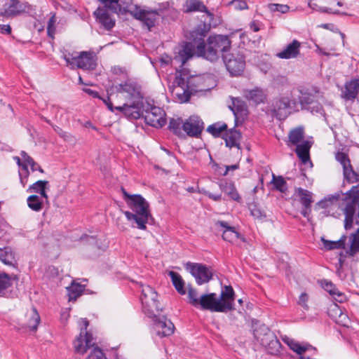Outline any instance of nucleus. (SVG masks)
<instances>
[{
  "instance_id": "nucleus-1",
  "label": "nucleus",
  "mask_w": 359,
  "mask_h": 359,
  "mask_svg": "<svg viewBox=\"0 0 359 359\" xmlns=\"http://www.w3.org/2000/svg\"><path fill=\"white\" fill-rule=\"evenodd\" d=\"M318 205L323 209L341 208L344 215V229H351L354 224L359 225V184L344 194L339 191L328 195Z\"/></svg>"
},
{
  "instance_id": "nucleus-2",
  "label": "nucleus",
  "mask_w": 359,
  "mask_h": 359,
  "mask_svg": "<svg viewBox=\"0 0 359 359\" xmlns=\"http://www.w3.org/2000/svg\"><path fill=\"white\" fill-rule=\"evenodd\" d=\"M128 206L133 212H123L128 221H133L137 227L142 230L147 229L146 224L153 220L150 213L149 203L140 194H133L132 197L126 201Z\"/></svg>"
},
{
  "instance_id": "nucleus-3",
  "label": "nucleus",
  "mask_w": 359,
  "mask_h": 359,
  "mask_svg": "<svg viewBox=\"0 0 359 359\" xmlns=\"http://www.w3.org/2000/svg\"><path fill=\"white\" fill-rule=\"evenodd\" d=\"M211 29L210 23L201 22L187 35L189 40L184 43L182 48L179 51V57L182 65H184L195 54L198 57L203 55L199 53L198 46L202 42V37H205Z\"/></svg>"
},
{
  "instance_id": "nucleus-4",
  "label": "nucleus",
  "mask_w": 359,
  "mask_h": 359,
  "mask_svg": "<svg viewBox=\"0 0 359 359\" xmlns=\"http://www.w3.org/2000/svg\"><path fill=\"white\" fill-rule=\"evenodd\" d=\"M204 39L202 37V42L198 44V48L203 57L211 62L217 61L220 53L226 54L231 48V41L226 35H210L206 43Z\"/></svg>"
},
{
  "instance_id": "nucleus-5",
  "label": "nucleus",
  "mask_w": 359,
  "mask_h": 359,
  "mask_svg": "<svg viewBox=\"0 0 359 359\" xmlns=\"http://www.w3.org/2000/svg\"><path fill=\"white\" fill-rule=\"evenodd\" d=\"M103 6H99L93 13L96 20L107 31L111 30L115 26L116 20L111 13H118L121 9L120 0H99Z\"/></svg>"
},
{
  "instance_id": "nucleus-6",
  "label": "nucleus",
  "mask_w": 359,
  "mask_h": 359,
  "mask_svg": "<svg viewBox=\"0 0 359 359\" xmlns=\"http://www.w3.org/2000/svg\"><path fill=\"white\" fill-rule=\"evenodd\" d=\"M159 6L157 8H151L147 6L135 5L134 8L130 11V14L137 20H139L142 25L151 31V29L158 23L160 17L165 10Z\"/></svg>"
},
{
  "instance_id": "nucleus-7",
  "label": "nucleus",
  "mask_w": 359,
  "mask_h": 359,
  "mask_svg": "<svg viewBox=\"0 0 359 359\" xmlns=\"http://www.w3.org/2000/svg\"><path fill=\"white\" fill-rule=\"evenodd\" d=\"M297 105L296 99L292 96H279L273 100L271 111L276 118L285 120L292 114Z\"/></svg>"
},
{
  "instance_id": "nucleus-8",
  "label": "nucleus",
  "mask_w": 359,
  "mask_h": 359,
  "mask_svg": "<svg viewBox=\"0 0 359 359\" xmlns=\"http://www.w3.org/2000/svg\"><path fill=\"white\" fill-rule=\"evenodd\" d=\"M157 298L158 294L151 287L142 285L140 300L142 305V311L147 316H152L154 313L162 311Z\"/></svg>"
},
{
  "instance_id": "nucleus-9",
  "label": "nucleus",
  "mask_w": 359,
  "mask_h": 359,
  "mask_svg": "<svg viewBox=\"0 0 359 359\" xmlns=\"http://www.w3.org/2000/svg\"><path fill=\"white\" fill-rule=\"evenodd\" d=\"M142 116L147 125L156 128H162L166 124L165 111L149 103L146 106L144 104V114Z\"/></svg>"
},
{
  "instance_id": "nucleus-10",
  "label": "nucleus",
  "mask_w": 359,
  "mask_h": 359,
  "mask_svg": "<svg viewBox=\"0 0 359 359\" xmlns=\"http://www.w3.org/2000/svg\"><path fill=\"white\" fill-rule=\"evenodd\" d=\"M226 68L232 76L241 75L245 69V60L240 53L222 54Z\"/></svg>"
},
{
  "instance_id": "nucleus-11",
  "label": "nucleus",
  "mask_w": 359,
  "mask_h": 359,
  "mask_svg": "<svg viewBox=\"0 0 359 359\" xmlns=\"http://www.w3.org/2000/svg\"><path fill=\"white\" fill-rule=\"evenodd\" d=\"M184 267L195 278L199 285L208 283L212 278V268L205 264L189 262L185 264Z\"/></svg>"
},
{
  "instance_id": "nucleus-12",
  "label": "nucleus",
  "mask_w": 359,
  "mask_h": 359,
  "mask_svg": "<svg viewBox=\"0 0 359 359\" xmlns=\"http://www.w3.org/2000/svg\"><path fill=\"white\" fill-rule=\"evenodd\" d=\"M198 303V307L202 310H208L211 312L224 313L227 305L224 302L222 303L219 301L215 293H210L200 296Z\"/></svg>"
},
{
  "instance_id": "nucleus-13",
  "label": "nucleus",
  "mask_w": 359,
  "mask_h": 359,
  "mask_svg": "<svg viewBox=\"0 0 359 359\" xmlns=\"http://www.w3.org/2000/svg\"><path fill=\"white\" fill-rule=\"evenodd\" d=\"M205 124L202 118L197 115H191L184 120L183 130L185 137L199 138L204 130Z\"/></svg>"
},
{
  "instance_id": "nucleus-14",
  "label": "nucleus",
  "mask_w": 359,
  "mask_h": 359,
  "mask_svg": "<svg viewBox=\"0 0 359 359\" xmlns=\"http://www.w3.org/2000/svg\"><path fill=\"white\" fill-rule=\"evenodd\" d=\"M148 317L152 318L153 326L157 335L161 337H165L173 334L175 330L174 324L165 316L154 313V316Z\"/></svg>"
},
{
  "instance_id": "nucleus-15",
  "label": "nucleus",
  "mask_w": 359,
  "mask_h": 359,
  "mask_svg": "<svg viewBox=\"0 0 359 359\" xmlns=\"http://www.w3.org/2000/svg\"><path fill=\"white\" fill-rule=\"evenodd\" d=\"M335 159L342 165L344 179L350 183L359 182V172L353 169L347 154L337 151L335 154Z\"/></svg>"
},
{
  "instance_id": "nucleus-16",
  "label": "nucleus",
  "mask_w": 359,
  "mask_h": 359,
  "mask_svg": "<svg viewBox=\"0 0 359 359\" xmlns=\"http://www.w3.org/2000/svg\"><path fill=\"white\" fill-rule=\"evenodd\" d=\"M93 337L90 332H83V328H81L79 335L74 341V348L76 353L83 355L90 348L94 346L95 344L93 342Z\"/></svg>"
},
{
  "instance_id": "nucleus-17",
  "label": "nucleus",
  "mask_w": 359,
  "mask_h": 359,
  "mask_svg": "<svg viewBox=\"0 0 359 359\" xmlns=\"http://www.w3.org/2000/svg\"><path fill=\"white\" fill-rule=\"evenodd\" d=\"M77 68L94 70L97 67V56L93 51H81L76 56L75 66Z\"/></svg>"
},
{
  "instance_id": "nucleus-18",
  "label": "nucleus",
  "mask_w": 359,
  "mask_h": 359,
  "mask_svg": "<svg viewBox=\"0 0 359 359\" xmlns=\"http://www.w3.org/2000/svg\"><path fill=\"white\" fill-rule=\"evenodd\" d=\"M116 89L119 93H126L127 97L130 99H139L142 97L140 86L130 80L119 84Z\"/></svg>"
},
{
  "instance_id": "nucleus-19",
  "label": "nucleus",
  "mask_w": 359,
  "mask_h": 359,
  "mask_svg": "<svg viewBox=\"0 0 359 359\" xmlns=\"http://www.w3.org/2000/svg\"><path fill=\"white\" fill-rule=\"evenodd\" d=\"M295 193L299 197V202L302 205L301 214L304 217H308L311 212V203H313L312 193L301 187L297 188Z\"/></svg>"
},
{
  "instance_id": "nucleus-20",
  "label": "nucleus",
  "mask_w": 359,
  "mask_h": 359,
  "mask_svg": "<svg viewBox=\"0 0 359 359\" xmlns=\"http://www.w3.org/2000/svg\"><path fill=\"white\" fill-rule=\"evenodd\" d=\"M184 12L185 13H191V12H203L207 15V18L203 22L206 23H210L211 25V22L213 20L214 15L210 13L207 7L204 5V4L200 0H187L184 4Z\"/></svg>"
},
{
  "instance_id": "nucleus-21",
  "label": "nucleus",
  "mask_w": 359,
  "mask_h": 359,
  "mask_svg": "<svg viewBox=\"0 0 359 359\" xmlns=\"http://www.w3.org/2000/svg\"><path fill=\"white\" fill-rule=\"evenodd\" d=\"M359 93V79L346 81L341 88V97L346 101H353Z\"/></svg>"
},
{
  "instance_id": "nucleus-22",
  "label": "nucleus",
  "mask_w": 359,
  "mask_h": 359,
  "mask_svg": "<svg viewBox=\"0 0 359 359\" xmlns=\"http://www.w3.org/2000/svg\"><path fill=\"white\" fill-rule=\"evenodd\" d=\"M231 100L232 104L229 107L234 115L236 126H237L239 119L243 120L248 116V107L245 102L239 97H231Z\"/></svg>"
},
{
  "instance_id": "nucleus-23",
  "label": "nucleus",
  "mask_w": 359,
  "mask_h": 359,
  "mask_svg": "<svg viewBox=\"0 0 359 359\" xmlns=\"http://www.w3.org/2000/svg\"><path fill=\"white\" fill-rule=\"evenodd\" d=\"M18 280L17 275H11L0 272V297H11L12 292L10 288L13 286L14 281Z\"/></svg>"
},
{
  "instance_id": "nucleus-24",
  "label": "nucleus",
  "mask_w": 359,
  "mask_h": 359,
  "mask_svg": "<svg viewBox=\"0 0 359 359\" xmlns=\"http://www.w3.org/2000/svg\"><path fill=\"white\" fill-rule=\"evenodd\" d=\"M216 228H221L222 230V238L228 242L233 243L240 237V233L236 230L235 227L229 225L225 221H216L215 222Z\"/></svg>"
},
{
  "instance_id": "nucleus-25",
  "label": "nucleus",
  "mask_w": 359,
  "mask_h": 359,
  "mask_svg": "<svg viewBox=\"0 0 359 359\" xmlns=\"http://www.w3.org/2000/svg\"><path fill=\"white\" fill-rule=\"evenodd\" d=\"M124 115L130 119H138L144 114V103L142 101L134 102L131 104H124Z\"/></svg>"
},
{
  "instance_id": "nucleus-26",
  "label": "nucleus",
  "mask_w": 359,
  "mask_h": 359,
  "mask_svg": "<svg viewBox=\"0 0 359 359\" xmlns=\"http://www.w3.org/2000/svg\"><path fill=\"white\" fill-rule=\"evenodd\" d=\"M300 47L301 43L298 40L294 39L283 50L278 53L276 56L280 59L295 58L300 54Z\"/></svg>"
},
{
  "instance_id": "nucleus-27",
  "label": "nucleus",
  "mask_w": 359,
  "mask_h": 359,
  "mask_svg": "<svg viewBox=\"0 0 359 359\" xmlns=\"http://www.w3.org/2000/svg\"><path fill=\"white\" fill-rule=\"evenodd\" d=\"M236 125L234 128L226 130L222 135V138L225 141V144L227 147H237L240 149V140L242 137L241 133L238 130H236Z\"/></svg>"
},
{
  "instance_id": "nucleus-28",
  "label": "nucleus",
  "mask_w": 359,
  "mask_h": 359,
  "mask_svg": "<svg viewBox=\"0 0 359 359\" xmlns=\"http://www.w3.org/2000/svg\"><path fill=\"white\" fill-rule=\"evenodd\" d=\"M218 299L220 302H224V304L227 305V308L225 309L224 313H227L235 309V293L233 287L231 285L224 286V288L222 291L220 297L218 298Z\"/></svg>"
},
{
  "instance_id": "nucleus-29",
  "label": "nucleus",
  "mask_w": 359,
  "mask_h": 359,
  "mask_svg": "<svg viewBox=\"0 0 359 359\" xmlns=\"http://www.w3.org/2000/svg\"><path fill=\"white\" fill-rule=\"evenodd\" d=\"M175 84H177V88H180L182 92H176L175 95L178 98L179 101L182 103L189 102L191 93L189 91L188 84H186L184 79L182 76H176Z\"/></svg>"
},
{
  "instance_id": "nucleus-30",
  "label": "nucleus",
  "mask_w": 359,
  "mask_h": 359,
  "mask_svg": "<svg viewBox=\"0 0 359 359\" xmlns=\"http://www.w3.org/2000/svg\"><path fill=\"white\" fill-rule=\"evenodd\" d=\"M245 97L248 100L253 102L256 104L264 102L266 99V95L264 90L258 87L245 90Z\"/></svg>"
},
{
  "instance_id": "nucleus-31",
  "label": "nucleus",
  "mask_w": 359,
  "mask_h": 359,
  "mask_svg": "<svg viewBox=\"0 0 359 359\" xmlns=\"http://www.w3.org/2000/svg\"><path fill=\"white\" fill-rule=\"evenodd\" d=\"M0 261L1 263L8 266L13 267L18 266V262L15 259V253L11 248L8 247L0 248Z\"/></svg>"
},
{
  "instance_id": "nucleus-32",
  "label": "nucleus",
  "mask_w": 359,
  "mask_h": 359,
  "mask_svg": "<svg viewBox=\"0 0 359 359\" xmlns=\"http://www.w3.org/2000/svg\"><path fill=\"white\" fill-rule=\"evenodd\" d=\"M184 121L181 117L171 118L169 121L168 129L179 138H185L183 130Z\"/></svg>"
},
{
  "instance_id": "nucleus-33",
  "label": "nucleus",
  "mask_w": 359,
  "mask_h": 359,
  "mask_svg": "<svg viewBox=\"0 0 359 359\" xmlns=\"http://www.w3.org/2000/svg\"><path fill=\"white\" fill-rule=\"evenodd\" d=\"M304 138V131L302 127L293 128L289 133L287 145L288 147L299 145Z\"/></svg>"
},
{
  "instance_id": "nucleus-34",
  "label": "nucleus",
  "mask_w": 359,
  "mask_h": 359,
  "mask_svg": "<svg viewBox=\"0 0 359 359\" xmlns=\"http://www.w3.org/2000/svg\"><path fill=\"white\" fill-rule=\"evenodd\" d=\"M255 336L259 344L264 347L276 337L269 328H260Z\"/></svg>"
},
{
  "instance_id": "nucleus-35",
  "label": "nucleus",
  "mask_w": 359,
  "mask_h": 359,
  "mask_svg": "<svg viewBox=\"0 0 359 359\" xmlns=\"http://www.w3.org/2000/svg\"><path fill=\"white\" fill-rule=\"evenodd\" d=\"M49 182L46 180H39L32 184L27 189V192L39 194L41 197L48 199V195L46 194V189L48 188Z\"/></svg>"
},
{
  "instance_id": "nucleus-36",
  "label": "nucleus",
  "mask_w": 359,
  "mask_h": 359,
  "mask_svg": "<svg viewBox=\"0 0 359 359\" xmlns=\"http://www.w3.org/2000/svg\"><path fill=\"white\" fill-rule=\"evenodd\" d=\"M311 144L308 141L296 146L295 152L303 163L306 164L310 161L309 150Z\"/></svg>"
},
{
  "instance_id": "nucleus-37",
  "label": "nucleus",
  "mask_w": 359,
  "mask_h": 359,
  "mask_svg": "<svg viewBox=\"0 0 359 359\" xmlns=\"http://www.w3.org/2000/svg\"><path fill=\"white\" fill-rule=\"evenodd\" d=\"M346 236H342L339 240L336 241H328L324 238H321L323 248L326 250H332L335 249H344L346 245Z\"/></svg>"
},
{
  "instance_id": "nucleus-38",
  "label": "nucleus",
  "mask_w": 359,
  "mask_h": 359,
  "mask_svg": "<svg viewBox=\"0 0 359 359\" xmlns=\"http://www.w3.org/2000/svg\"><path fill=\"white\" fill-rule=\"evenodd\" d=\"M29 320L26 324V326L32 331H36L37 327L40 323V316L35 307L32 308L29 312L27 313Z\"/></svg>"
},
{
  "instance_id": "nucleus-39",
  "label": "nucleus",
  "mask_w": 359,
  "mask_h": 359,
  "mask_svg": "<svg viewBox=\"0 0 359 359\" xmlns=\"http://www.w3.org/2000/svg\"><path fill=\"white\" fill-rule=\"evenodd\" d=\"M168 275L170 277L172 283L178 293L182 295L185 294L186 290L184 289V281L182 276L178 273L172 271H169Z\"/></svg>"
},
{
  "instance_id": "nucleus-40",
  "label": "nucleus",
  "mask_w": 359,
  "mask_h": 359,
  "mask_svg": "<svg viewBox=\"0 0 359 359\" xmlns=\"http://www.w3.org/2000/svg\"><path fill=\"white\" fill-rule=\"evenodd\" d=\"M67 290L68 292L69 302L76 301L82 294L84 286L80 283H72L70 286L67 287Z\"/></svg>"
},
{
  "instance_id": "nucleus-41",
  "label": "nucleus",
  "mask_w": 359,
  "mask_h": 359,
  "mask_svg": "<svg viewBox=\"0 0 359 359\" xmlns=\"http://www.w3.org/2000/svg\"><path fill=\"white\" fill-rule=\"evenodd\" d=\"M227 125L223 122H217L210 125L207 128V132L211 134L214 137H221L222 133L226 132Z\"/></svg>"
},
{
  "instance_id": "nucleus-42",
  "label": "nucleus",
  "mask_w": 359,
  "mask_h": 359,
  "mask_svg": "<svg viewBox=\"0 0 359 359\" xmlns=\"http://www.w3.org/2000/svg\"><path fill=\"white\" fill-rule=\"evenodd\" d=\"M41 198L42 197L37 195L29 196L27 199L28 207L34 211H41L43 208V201Z\"/></svg>"
},
{
  "instance_id": "nucleus-43",
  "label": "nucleus",
  "mask_w": 359,
  "mask_h": 359,
  "mask_svg": "<svg viewBox=\"0 0 359 359\" xmlns=\"http://www.w3.org/2000/svg\"><path fill=\"white\" fill-rule=\"evenodd\" d=\"M269 354L277 355L280 353L282 345L278 338L271 340L266 346L264 347Z\"/></svg>"
},
{
  "instance_id": "nucleus-44",
  "label": "nucleus",
  "mask_w": 359,
  "mask_h": 359,
  "mask_svg": "<svg viewBox=\"0 0 359 359\" xmlns=\"http://www.w3.org/2000/svg\"><path fill=\"white\" fill-rule=\"evenodd\" d=\"M249 210L250 215L255 219L262 221L266 217V215L264 210L255 203L249 204Z\"/></svg>"
},
{
  "instance_id": "nucleus-45",
  "label": "nucleus",
  "mask_w": 359,
  "mask_h": 359,
  "mask_svg": "<svg viewBox=\"0 0 359 359\" xmlns=\"http://www.w3.org/2000/svg\"><path fill=\"white\" fill-rule=\"evenodd\" d=\"M350 254L354 255L359 251V228L357 229L355 233H352L350 236Z\"/></svg>"
},
{
  "instance_id": "nucleus-46",
  "label": "nucleus",
  "mask_w": 359,
  "mask_h": 359,
  "mask_svg": "<svg viewBox=\"0 0 359 359\" xmlns=\"http://www.w3.org/2000/svg\"><path fill=\"white\" fill-rule=\"evenodd\" d=\"M272 183L276 190L282 193H285L287 191V183L282 176L276 177L273 174Z\"/></svg>"
},
{
  "instance_id": "nucleus-47",
  "label": "nucleus",
  "mask_w": 359,
  "mask_h": 359,
  "mask_svg": "<svg viewBox=\"0 0 359 359\" xmlns=\"http://www.w3.org/2000/svg\"><path fill=\"white\" fill-rule=\"evenodd\" d=\"M224 191L233 201H239L241 199L239 194L232 183H226L224 187Z\"/></svg>"
},
{
  "instance_id": "nucleus-48",
  "label": "nucleus",
  "mask_w": 359,
  "mask_h": 359,
  "mask_svg": "<svg viewBox=\"0 0 359 359\" xmlns=\"http://www.w3.org/2000/svg\"><path fill=\"white\" fill-rule=\"evenodd\" d=\"M320 285L331 296L335 294L336 290L338 289L336 285L330 280L323 279L318 281Z\"/></svg>"
},
{
  "instance_id": "nucleus-49",
  "label": "nucleus",
  "mask_w": 359,
  "mask_h": 359,
  "mask_svg": "<svg viewBox=\"0 0 359 359\" xmlns=\"http://www.w3.org/2000/svg\"><path fill=\"white\" fill-rule=\"evenodd\" d=\"M56 22L55 13H53L52 16L50 18L48 22L47 26V34L48 36L52 39H54V35L55 34V24Z\"/></svg>"
},
{
  "instance_id": "nucleus-50",
  "label": "nucleus",
  "mask_w": 359,
  "mask_h": 359,
  "mask_svg": "<svg viewBox=\"0 0 359 359\" xmlns=\"http://www.w3.org/2000/svg\"><path fill=\"white\" fill-rule=\"evenodd\" d=\"M86 359H107L104 353L98 346L94 347Z\"/></svg>"
},
{
  "instance_id": "nucleus-51",
  "label": "nucleus",
  "mask_w": 359,
  "mask_h": 359,
  "mask_svg": "<svg viewBox=\"0 0 359 359\" xmlns=\"http://www.w3.org/2000/svg\"><path fill=\"white\" fill-rule=\"evenodd\" d=\"M200 297H198V292L196 289L192 287H189L188 290V298L189 300V303L194 306V307L198 308V303H196L194 300L198 302V299Z\"/></svg>"
},
{
  "instance_id": "nucleus-52",
  "label": "nucleus",
  "mask_w": 359,
  "mask_h": 359,
  "mask_svg": "<svg viewBox=\"0 0 359 359\" xmlns=\"http://www.w3.org/2000/svg\"><path fill=\"white\" fill-rule=\"evenodd\" d=\"M271 11H278L281 13H286L289 11L290 7L285 4H272L269 5Z\"/></svg>"
},
{
  "instance_id": "nucleus-53",
  "label": "nucleus",
  "mask_w": 359,
  "mask_h": 359,
  "mask_svg": "<svg viewBox=\"0 0 359 359\" xmlns=\"http://www.w3.org/2000/svg\"><path fill=\"white\" fill-rule=\"evenodd\" d=\"M78 55H74V53L64 54L62 57L66 61L67 65H71L72 67H74L76 62V56Z\"/></svg>"
},
{
  "instance_id": "nucleus-54",
  "label": "nucleus",
  "mask_w": 359,
  "mask_h": 359,
  "mask_svg": "<svg viewBox=\"0 0 359 359\" xmlns=\"http://www.w3.org/2000/svg\"><path fill=\"white\" fill-rule=\"evenodd\" d=\"M335 302L343 303L347 300L346 294L340 292L338 289L336 290L335 294L332 295Z\"/></svg>"
},
{
  "instance_id": "nucleus-55",
  "label": "nucleus",
  "mask_w": 359,
  "mask_h": 359,
  "mask_svg": "<svg viewBox=\"0 0 359 359\" xmlns=\"http://www.w3.org/2000/svg\"><path fill=\"white\" fill-rule=\"evenodd\" d=\"M55 133L65 140H68L71 135L68 134L67 132L64 131L61 128L57 126L52 125Z\"/></svg>"
},
{
  "instance_id": "nucleus-56",
  "label": "nucleus",
  "mask_w": 359,
  "mask_h": 359,
  "mask_svg": "<svg viewBox=\"0 0 359 359\" xmlns=\"http://www.w3.org/2000/svg\"><path fill=\"white\" fill-rule=\"evenodd\" d=\"M309 300V295L306 292H303L300 294L299 297L298 304L302 306L304 309H308L309 306L307 305V302Z\"/></svg>"
},
{
  "instance_id": "nucleus-57",
  "label": "nucleus",
  "mask_w": 359,
  "mask_h": 359,
  "mask_svg": "<svg viewBox=\"0 0 359 359\" xmlns=\"http://www.w3.org/2000/svg\"><path fill=\"white\" fill-rule=\"evenodd\" d=\"M21 156L24 161V163L29 164L30 167H34L36 165V162L34 160L29 156L25 151H21Z\"/></svg>"
},
{
  "instance_id": "nucleus-58",
  "label": "nucleus",
  "mask_w": 359,
  "mask_h": 359,
  "mask_svg": "<svg viewBox=\"0 0 359 359\" xmlns=\"http://www.w3.org/2000/svg\"><path fill=\"white\" fill-rule=\"evenodd\" d=\"M235 8L238 10H244L248 8L247 2L245 0H234L231 2Z\"/></svg>"
},
{
  "instance_id": "nucleus-59",
  "label": "nucleus",
  "mask_w": 359,
  "mask_h": 359,
  "mask_svg": "<svg viewBox=\"0 0 359 359\" xmlns=\"http://www.w3.org/2000/svg\"><path fill=\"white\" fill-rule=\"evenodd\" d=\"M313 102V100L310 95H306L299 97V103L302 105V109L306 107L307 105L311 104Z\"/></svg>"
},
{
  "instance_id": "nucleus-60",
  "label": "nucleus",
  "mask_w": 359,
  "mask_h": 359,
  "mask_svg": "<svg viewBox=\"0 0 359 359\" xmlns=\"http://www.w3.org/2000/svg\"><path fill=\"white\" fill-rule=\"evenodd\" d=\"M83 91L94 98H101L97 91H95L90 88H83Z\"/></svg>"
},
{
  "instance_id": "nucleus-61",
  "label": "nucleus",
  "mask_w": 359,
  "mask_h": 359,
  "mask_svg": "<svg viewBox=\"0 0 359 359\" xmlns=\"http://www.w3.org/2000/svg\"><path fill=\"white\" fill-rule=\"evenodd\" d=\"M99 99L103 101V102L107 105L109 111H111V112H114V107L113 106V104L111 102L109 97L107 96L106 98H103L101 97V98Z\"/></svg>"
},
{
  "instance_id": "nucleus-62",
  "label": "nucleus",
  "mask_w": 359,
  "mask_h": 359,
  "mask_svg": "<svg viewBox=\"0 0 359 359\" xmlns=\"http://www.w3.org/2000/svg\"><path fill=\"white\" fill-rule=\"evenodd\" d=\"M0 33L4 34H11V26L9 25H0Z\"/></svg>"
},
{
  "instance_id": "nucleus-63",
  "label": "nucleus",
  "mask_w": 359,
  "mask_h": 359,
  "mask_svg": "<svg viewBox=\"0 0 359 359\" xmlns=\"http://www.w3.org/2000/svg\"><path fill=\"white\" fill-rule=\"evenodd\" d=\"M339 311V322H340L343 325L346 326V323L348 321V318L346 314H344L341 310L338 309Z\"/></svg>"
},
{
  "instance_id": "nucleus-64",
  "label": "nucleus",
  "mask_w": 359,
  "mask_h": 359,
  "mask_svg": "<svg viewBox=\"0 0 359 359\" xmlns=\"http://www.w3.org/2000/svg\"><path fill=\"white\" fill-rule=\"evenodd\" d=\"M111 72L116 75H121L125 72V69L120 66H114L111 68Z\"/></svg>"
}]
</instances>
